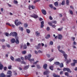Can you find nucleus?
<instances>
[{"mask_svg":"<svg viewBox=\"0 0 77 77\" xmlns=\"http://www.w3.org/2000/svg\"><path fill=\"white\" fill-rule=\"evenodd\" d=\"M5 34L6 36H9V33H8L7 32H6L5 33Z\"/></svg>","mask_w":77,"mask_h":77,"instance_id":"nucleus-51","label":"nucleus"},{"mask_svg":"<svg viewBox=\"0 0 77 77\" xmlns=\"http://www.w3.org/2000/svg\"><path fill=\"white\" fill-rule=\"evenodd\" d=\"M73 63H72L71 64V65L72 66H75V63H77V60H73Z\"/></svg>","mask_w":77,"mask_h":77,"instance_id":"nucleus-6","label":"nucleus"},{"mask_svg":"<svg viewBox=\"0 0 77 77\" xmlns=\"http://www.w3.org/2000/svg\"><path fill=\"white\" fill-rule=\"evenodd\" d=\"M38 62V61H37L36 62L34 63L33 64H34V65H36Z\"/></svg>","mask_w":77,"mask_h":77,"instance_id":"nucleus-53","label":"nucleus"},{"mask_svg":"<svg viewBox=\"0 0 77 77\" xmlns=\"http://www.w3.org/2000/svg\"><path fill=\"white\" fill-rule=\"evenodd\" d=\"M50 73V72L48 70H47L44 72V75H48Z\"/></svg>","mask_w":77,"mask_h":77,"instance_id":"nucleus-10","label":"nucleus"},{"mask_svg":"<svg viewBox=\"0 0 77 77\" xmlns=\"http://www.w3.org/2000/svg\"><path fill=\"white\" fill-rule=\"evenodd\" d=\"M57 48L58 49V50L59 51H60V53H62L63 54V56H64L65 59H67V57H68V56L65 53L64 51H62V50H60L59 49H60V46H58L57 47Z\"/></svg>","mask_w":77,"mask_h":77,"instance_id":"nucleus-1","label":"nucleus"},{"mask_svg":"<svg viewBox=\"0 0 77 77\" xmlns=\"http://www.w3.org/2000/svg\"><path fill=\"white\" fill-rule=\"evenodd\" d=\"M20 63L21 64H24L25 65H26V63L24 61H22L20 62Z\"/></svg>","mask_w":77,"mask_h":77,"instance_id":"nucleus-26","label":"nucleus"},{"mask_svg":"<svg viewBox=\"0 0 77 77\" xmlns=\"http://www.w3.org/2000/svg\"><path fill=\"white\" fill-rule=\"evenodd\" d=\"M69 0H66V4L68 5H69Z\"/></svg>","mask_w":77,"mask_h":77,"instance_id":"nucleus-30","label":"nucleus"},{"mask_svg":"<svg viewBox=\"0 0 77 77\" xmlns=\"http://www.w3.org/2000/svg\"><path fill=\"white\" fill-rule=\"evenodd\" d=\"M11 60H12L13 61H14V57H13L11 56Z\"/></svg>","mask_w":77,"mask_h":77,"instance_id":"nucleus-42","label":"nucleus"},{"mask_svg":"<svg viewBox=\"0 0 77 77\" xmlns=\"http://www.w3.org/2000/svg\"><path fill=\"white\" fill-rule=\"evenodd\" d=\"M53 76L54 77H60V75L56 74L55 73L53 74Z\"/></svg>","mask_w":77,"mask_h":77,"instance_id":"nucleus-20","label":"nucleus"},{"mask_svg":"<svg viewBox=\"0 0 77 77\" xmlns=\"http://www.w3.org/2000/svg\"><path fill=\"white\" fill-rule=\"evenodd\" d=\"M49 38H50V35L49 34L48 35L45 37L46 39H48Z\"/></svg>","mask_w":77,"mask_h":77,"instance_id":"nucleus-23","label":"nucleus"},{"mask_svg":"<svg viewBox=\"0 0 77 77\" xmlns=\"http://www.w3.org/2000/svg\"><path fill=\"white\" fill-rule=\"evenodd\" d=\"M63 29V27H62L61 28H59L58 29V31H61V30H62V29Z\"/></svg>","mask_w":77,"mask_h":77,"instance_id":"nucleus-38","label":"nucleus"},{"mask_svg":"<svg viewBox=\"0 0 77 77\" xmlns=\"http://www.w3.org/2000/svg\"><path fill=\"white\" fill-rule=\"evenodd\" d=\"M27 48V45H26V44H25L23 46V49H26Z\"/></svg>","mask_w":77,"mask_h":77,"instance_id":"nucleus-24","label":"nucleus"},{"mask_svg":"<svg viewBox=\"0 0 77 77\" xmlns=\"http://www.w3.org/2000/svg\"><path fill=\"white\" fill-rule=\"evenodd\" d=\"M53 28H55L56 26L55 25H52V26H51Z\"/></svg>","mask_w":77,"mask_h":77,"instance_id":"nucleus-44","label":"nucleus"},{"mask_svg":"<svg viewBox=\"0 0 77 77\" xmlns=\"http://www.w3.org/2000/svg\"><path fill=\"white\" fill-rule=\"evenodd\" d=\"M32 57V55L31 54H29L28 55V56H26L25 57V60H27L28 59V60H29L30 62H32V61H34V59H31L30 58Z\"/></svg>","mask_w":77,"mask_h":77,"instance_id":"nucleus-2","label":"nucleus"},{"mask_svg":"<svg viewBox=\"0 0 77 77\" xmlns=\"http://www.w3.org/2000/svg\"><path fill=\"white\" fill-rule=\"evenodd\" d=\"M11 42L12 43H15V38H12L11 40Z\"/></svg>","mask_w":77,"mask_h":77,"instance_id":"nucleus-16","label":"nucleus"},{"mask_svg":"<svg viewBox=\"0 0 77 77\" xmlns=\"http://www.w3.org/2000/svg\"><path fill=\"white\" fill-rule=\"evenodd\" d=\"M63 74V72L62 71H60V75H62V74Z\"/></svg>","mask_w":77,"mask_h":77,"instance_id":"nucleus-49","label":"nucleus"},{"mask_svg":"<svg viewBox=\"0 0 77 77\" xmlns=\"http://www.w3.org/2000/svg\"><path fill=\"white\" fill-rule=\"evenodd\" d=\"M65 0H63V1H62V2L61 4H62L63 5H64V4H65Z\"/></svg>","mask_w":77,"mask_h":77,"instance_id":"nucleus-33","label":"nucleus"},{"mask_svg":"<svg viewBox=\"0 0 77 77\" xmlns=\"http://www.w3.org/2000/svg\"><path fill=\"white\" fill-rule=\"evenodd\" d=\"M29 10H30V8H32V6H31V5H29Z\"/></svg>","mask_w":77,"mask_h":77,"instance_id":"nucleus-62","label":"nucleus"},{"mask_svg":"<svg viewBox=\"0 0 77 77\" xmlns=\"http://www.w3.org/2000/svg\"><path fill=\"white\" fill-rule=\"evenodd\" d=\"M71 59H69V60H68L67 61L66 63L68 64L69 63V62H71Z\"/></svg>","mask_w":77,"mask_h":77,"instance_id":"nucleus-34","label":"nucleus"},{"mask_svg":"<svg viewBox=\"0 0 77 77\" xmlns=\"http://www.w3.org/2000/svg\"><path fill=\"white\" fill-rule=\"evenodd\" d=\"M67 70V68H64L63 69V71H66Z\"/></svg>","mask_w":77,"mask_h":77,"instance_id":"nucleus-54","label":"nucleus"},{"mask_svg":"<svg viewBox=\"0 0 77 77\" xmlns=\"http://www.w3.org/2000/svg\"><path fill=\"white\" fill-rule=\"evenodd\" d=\"M18 20H15L14 21V23L16 25V26H18V25H20V24H23V23H21V22H18Z\"/></svg>","mask_w":77,"mask_h":77,"instance_id":"nucleus-5","label":"nucleus"},{"mask_svg":"<svg viewBox=\"0 0 77 77\" xmlns=\"http://www.w3.org/2000/svg\"><path fill=\"white\" fill-rule=\"evenodd\" d=\"M0 41H2V42H5V39H0Z\"/></svg>","mask_w":77,"mask_h":77,"instance_id":"nucleus-47","label":"nucleus"},{"mask_svg":"<svg viewBox=\"0 0 77 77\" xmlns=\"http://www.w3.org/2000/svg\"><path fill=\"white\" fill-rule=\"evenodd\" d=\"M46 29L47 31H49L50 30V27H47Z\"/></svg>","mask_w":77,"mask_h":77,"instance_id":"nucleus-56","label":"nucleus"},{"mask_svg":"<svg viewBox=\"0 0 77 77\" xmlns=\"http://www.w3.org/2000/svg\"><path fill=\"white\" fill-rule=\"evenodd\" d=\"M35 33H36L37 36H39V35H40V33H38V31L36 32Z\"/></svg>","mask_w":77,"mask_h":77,"instance_id":"nucleus-25","label":"nucleus"},{"mask_svg":"<svg viewBox=\"0 0 77 77\" xmlns=\"http://www.w3.org/2000/svg\"><path fill=\"white\" fill-rule=\"evenodd\" d=\"M2 48H3V49H5V46L3 45L2 46Z\"/></svg>","mask_w":77,"mask_h":77,"instance_id":"nucleus-64","label":"nucleus"},{"mask_svg":"<svg viewBox=\"0 0 77 77\" xmlns=\"http://www.w3.org/2000/svg\"><path fill=\"white\" fill-rule=\"evenodd\" d=\"M22 53L23 54H25L26 53V51H23L22 52Z\"/></svg>","mask_w":77,"mask_h":77,"instance_id":"nucleus-43","label":"nucleus"},{"mask_svg":"<svg viewBox=\"0 0 77 77\" xmlns=\"http://www.w3.org/2000/svg\"><path fill=\"white\" fill-rule=\"evenodd\" d=\"M50 45H53V42H52V41H51L50 42Z\"/></svg>","mask_w":77,"mask_h":77,"instance_id":"nucleus-57","label":"nucleus"},{"mask_svg":"<svg viewBox=\"0 0 77 77\" xmlns=\"http://www.w3.org/2000/svg\"><path fill=\"white\" fill-rule=\"evenodd\" d=\"M12 71L11 70H8L7 72V74L8 75H6L7 77H11L12 75Z\"/></svg>","mask_w":77,"mask_h":77,"instance_id":"nucleus-3","label":"nucleus"},{"mask_svg":"<svg viewBox=\"0 0 77 77\" xmlns=\"http://www.w3.org/2000/svg\"><path fill=\"white\" fill-rule=\"evenodd\" d=\"M60 68H62L63 67V63H61L60 64Z\"/></svg>","mask_w":77,"mask_h":77,"instance_id":"nucleus-27","label":"nucleus"},{"mask_svg":"<svg viewBox=\"0 0 77 77\" xmlns=\"http://www.w3.org/2000/svg\"><path fill=\"white\" fill-rule=\"evenodd\" d=\"M30 16L32 18H35V19H36V18H38V15L35 14H33Z\"/></svg>","mask_w":77,"mask_h":77,"instance_id":"nucleus-7","label":"nucleus"},{"mask_svg":"<svg viewBox=\"0 0 77 77\" xmlns=\"http://www.w3.org/2000/svg\"><path fill=\"white\" fill-rule=\"evenodd\" d=\"M15 61H16V62H21V59L20 58L16 59Z\"/></svg>","mask_w":77,"mask_h":77,"instance_id":"nucleus-14","label":"nucleus"},{"mask_svg":"<svg viewBox=\"0 0 77 77\" xmlns=\"http://www.w3.org/2000/svg\"><path fill=\"white\" fill-rule=\"evenodd\" d=\"M39 21H41L43 20V19L41 17H40L39 18Z\"/></svg>","mask_w":77,"mask_h":77,"instance_id":"nucleus-59","label":"nucleus"},{"mask_svg":"<svg viewBox=\"0 0 77 77\" xmlns=\"http://www.w3.org/2000/svg\"><path fill=\"white\" fill-rule=\"evenodd\" d=\"M3 68V66L2 64V63L0 62V69H2Z\"/></svg>","mask_w":77,"mask_h":77,"instance_id":"nucleus-15","label":"nucleus"},{"mask_svg":"<svg viewBox=\"0 0 77 77\" xmlns=\"http://www.w3.org/2000/svg\"><path fill=\"white\" fill-rule=\"evenodd\" d=\"M54 58H51L50 59L48 60L49 61H50L51 62V61H52L53 60H54Z\"/></svg>","mask_w":77,"mask_h":77,"instance_id":"nucleus-50","label":"nucleus"},{"mask_svg":"<svg viewBox=\"0 0 77 77\" xmlns=\"http://www.w3.org/2000/svg\"><path fill=\"white\" fill-rule=\"evenodd\" d=\"M54 67V66H50V69H51V70H52V71H53L54 70V69H53V68Z\"/></svg>","mask_w":77,"mask_h":77,"instance_id":"nucleus-22","label":"nucleus"},{"mask_svg":"<svg viewBox=\"0 0 77 77\" xmlns=\"http://www.w3.org/2000/svg\"><path fill=\"white\" fill-rule=\"evenodd\" d=\"M54 64H55V65H60V63L59 62H54Z\"/></svg>","mask_w":77,"mask_h":77,"instance_id":"nucleus-21","label":"nucleus"},{"mask_svg":"<svg viewBox=\"0 0 77 77\" xmlns=\"http://www.w3.org/2000/svg\"><path fill=\"white\" fill-rule=\"evenodd\" d=\"M42 12L44 15H46L47 14V13L46 12V11L44 9L42 10Z\"/></svg>","mask_w":77,"mask_h":77,"instance_id":"nucleus-13","label":"nucleus"},{"mask_svg":"<svg viewBox=\"0 0 77 77\" xmlns=\"http://www.w3.org/2000/svg\"><path fill=\"white\" fill-rule=\"evenodd\" d=\"M36 49H39V48H40V46H35Z\"/></svg>","mask_w":77,"mask_h":77,"instance_id":"nucleus-45","label":"nucleus"},{"mask_svg":"<svg viewBox=\"0 0 77 77\" xmlns=\"http://www.w3.org/2000/svg\"><path fill=\"white\" fill-rule=\"evenodd\" d=\"M73 44L74 45H77V43H76V42H75L74 41V42L73 43Z\"/></svg>","mask_w":77,"mask_h":77,"instance_id":"nucleus-52","label":"nucleus"},{"mask_svg":"<svg viewBox=\"0 0 77 77\" xmlns=\"http://www.w3.org/2000/svg\"><path fill=\"white\" fill-rule=\"evenodd\" d=\"M19 29H20V30L21 31H23V28L22 27H19Z\"/></svg>","mask_w":77,"mask_h":77,"instance_id":"nucleus-35","label":"nucleus"},{"mask_svg":"<svg viewBox=\"0 0 77 77\" xmlns=\"http://www.w3.org/2000/svg\"><path fill=\"white\" fill-rule=\"evenodd\" d=\"M31 8L32 9H35V7L34 6L32 5Z\"/></svg>","mask_w":77,"mask_h":77,"instance_id":"nucleus-48","label":"nucleus"},{"mask_svg":"<svg viewBox=\"0 0 77 77\" xmlns=\"http://www.w3.org/2000/svg\"><path fill=\"white\" fill-rule=\"evenodd\" d=\"M29 68V65H28V66H25L24 68V69H25V70L28 69V68Z\"/></svg>","mask_w":77,"mask_h":77,"instance_id":"nucleus-18","label":"nucleus"},{"mask_svg":"<svg viewBox=\"0 0 77 77\" xmlns=\"http://www.w3.org/2000/svg\"><path fill=\"white\" fill-rule=\"evenodd\" d=\"M12 35V36H15V37H18L17 36L18 34L16 32H11L10 34V36Z\"/></svg>","mask_w":77,"mask_h":77,"instance_id":"nucleus-4","label":"nucleus"},{"mask_svg":"<svg viewBox=\"0 0 77 77\" xmlns=\"http://www.w3.org/2000/svg\"><path fill=\"white\" fill-rule=\"evenodd\" d=\"M14 3L15 4H17V3H18V1H17L14 0Z\"/></svg>","mask_w":77,"mask_h":77,"instance_id":"nucleus-46","label":"nucleus"},{"mask_svg":"<svg viewBox=\"0 0 77 77\" xmlns=\"http://www.w3.org/2000/svg\"><path fill=\"white\" fill-rule=\"evenodd\" d=\"M37 67L38 69H39V68H41L40 66L38 65H37Z\"/></svg>","mask_w":77,"mask_h":77,"instance_id":"nucleus-55","label":"nucleus"},{"mask_svg":"<svg viewBox=\"0 0 77 77\" xmlns=\"http://www.w3.org/2000/svg\"><path fill=\"white\" fill-rule=\"evenodd\" d=\"M52 23H54V24H56L57 23V22L56 21H53L51 22Z\"/></svg>","mask_w":77,"mask_h":77,"instance_id":"nucleus-37","label":"nucleus"},{"mask_svg":"<svg viewBox=\"0 0 77 77\" xmlns=\"http://www.w3.org/2000/svg\"><path fill=\"white\" fill-rule=\"evenodd\" d=\"M63 36H62V35L61 34H59L58 35V39H60V40H61L62 39Z\"/></svg>","mask_w":77,"mask_h":77,"instance_id":"nucleus-12","label":"nucleus"},{"mask_svg":"<svg viewBox=\"0 0 77 77\" xmlns=\"http://www.w3.org/2000/svg\"><path fill=\"white\" fill-rule=\"evenodd\" d=\"M7 25H8V26H11V24L9 23H6Z\"/></svg>","mask_w":77,"mask_h":77,"instance_id":"nucleus-61","label":"nucleus"},{"mask_svg":"<svg viewBox=\"0 0 77 77\" xmlns=\"http://www.w3.org/2000/svg\"><path fill=\"white\" fill-rule=\"evenodd\" d=\"M9 69H12V66L11 65H10L8 67Z\"/></svg>","mask_w":77,"mask_h":77,"instance_id":"nucleus-36","label":"nucleus"},{"mask_svg":"<svg viewBox=\"0 0 77 77\" xmlns=\"http://www.w3.org/2000/svg\"><path fill=\"white\" fill-rule=\"evenodd\" d=\"M47 64H45L43 66V67L44 69H47Z\"/></svg>","mask_w":77,"mask_h":77,"instance_id":"nucleus-19","label":"nucleus"},{"mask_svg":"<svg viewBox=\"0 0 77 77\" xmlns=\"http://www.w3.org/2000/svg\"><path fill=\"white\" fill-rule=\"evenodd\" d=\"M4 69L5 71H6L7 69V67H5L4 68Z\"/></svg>","mask_w":77,"mask_h":77,"instance_id":"nucleus-63","label":"nucleus"},{"mask_svg":"<svg viewBox=\"0 0 77 77\" xmlns=\"http://www.w3.org/2000/svg\"><path fill=\"white\" fill-rule=\"evenodd\" d=\"M38 53H42V51L39 50L38 51Z\"/></svg>","mask_w":77,"mask_h":77,"instance_id":"nucleus-58","label":"nucleus"},{"mask_svg":"<svg viewBox=\"0 0 77 77\" xmlns=\"http://www.w3.org/2000/svg\"><path fill=\"white\" fill-rule=\"evenodd\" d=\"M52 24L53 23H52L51 22H48V25H49V26H52V25H53Z\"/></svg>","mask_w":77,"mask_h":77,"instance_id":"nucleus-31","label":"nucleus"},{"mask_svg":"<svg viewBox=\"0 0 77 77\" xmlns=\"http://www.w3.org/2000/svg\"><path fill=\"white\" fill-rule=\"evenodd\" d=\"M0 77H7V76L5 75L4 73H2L0 74Z\"/></svg>","mask_w":77,"mask_h":77,"instance_id":"nucleus-9","label":"nucleus"},{"mask_svg":"<svg viewBox=\"0 0 77 77\" xmlns=\"http://www.w3.org/2000/svg\"><path fill=\"white\" fill-rule=\"evenodd\" d=\"M49 6L51 8H53V4H50L49 5Z\"/></svg>","mask_w":77,"mask_h":77,"instance_id":"nucleus-41","label":"nucleus"},{"mask_svg":"<svg viewBox=\"0 0 77 77\" xmlns=\"http://www.w3.org/2000/svg\"><path fill=\"white\" fill-rule=\"evenodd\" d=\"M69 12L70 14H71V15H72L73 14V12H72V11L69 10Z\"/></svg>","mask_w":77,"mask_h":77,"instance_id":"nucleus-32","label":"nucleus"},{"mask_svg":"<svg viewBox=\"0 0 77 77\" xmlns=\"http://www.w3.org/2000/svg\"><path fill=\"white\" fill-rule=\"evenodd\" d=\"M15 38L16 39V43L17 44H19V40L18 39H19V37H15Z\"/></svg>","mask_w":77,"mask_h":77,"instance_id":"nucleus-8","label":"nucleus"},{"mask_svg":"<svg viewBox=\"0 0 77 77\" xmlns=\"http://www.w3.org/2000/svg\"><path fill=\"white\" fill-rule=\"evenodd\" d=\"M27 26H28V25H27V24L25 23L24 24V26L25 27L27 28Z\"/></svg>","mask_w":77,"mask_h":77,"instance_id":"nucleus-40","label":"nucleus"},{"mask_svg":"<svg viewBox=\"0 0 77 77\" xmlns=\"http://www.w3.org/2000/svg\"><path fill=\"white\" fill-rule=\"evenodd\" d=\"M58 2H56L54 3V5H55L56 7H57V6H58Z\"/></svg>","mask_w":77,"mask_h":77,"instance_id":"nucleus-17","label":"nucleus"},{"mask_svg":"<svg viewBox=\"0 0 77 77\" xmlns=\"http://www.w3.org/2000/svg\"><path fill=\"white\" fill-rule=\"evenodd\" d=\"M66 71L69 72H71L72 71L70 70V69L68 68H67Z\"/></svg>","mask_w":77,"mask_h":77,"instance_id":"nucleus-28","label":"nucleus"},{"mask_svg":"<svg viewBox=\"0 0 77 77\" xmlns=\"http://www.w3.org/2000/svg\"><path fill=\"white\" fill-rule=\"evenodd\" d=\"M49 19L50 20H53V18H52V17L51 16H50L49 17Z\"/></svg>","mask_w":77,"mask_h":77,"instance_id":"nucleus-60","label":"nucleus"},{"mask_svg":"<svg viewBox=\"0 0 77 77\" xmlns=\"http://www.w3.org/2000/svg\"><path fill=\"white\" fill-rule=\"evenodd\" d=\"M65 75H66L67 77H68V75H69V73L68 72H66L65 73Z\"/></svg>","mask_w":77,"mask_h":77,"instance_id":"nucleus-39","label":"nucleus"},{"mask_svg":"<svg viewBox=\"0 0 77 77\" xmlns=\"http://www.w3.org/2000/svg\"><path fill=\"white\" fill-rule=\"evenodd\" d=\"M41 28H43V27H44V21H42L41 22Z\"/></svg>","mask_w":77,"mask_h":77,"instance_id":"nucleus-11","label":"nucleus"},{"mask_svg":"<svg viewBox=\"0 0 77 77\" xmlns=\"http://www.w3.org/2000/svg\"><path fill=\"white\" fill-rule=\"evenodd\" d=\"M26 31L28 33H30V29H27Z\"/></svg>","mask_w":77,"mask_h":77,"instance_id":"nucleus-29","label":"nucleus"}]
</instances>
